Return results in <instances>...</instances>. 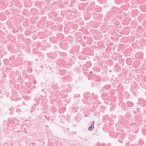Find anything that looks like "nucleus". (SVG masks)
I'll use <instances>...</instances> for the list:
<instances>
[{"label": "nucleus", "mask_w": 146, "mask_h": 146, "mask_svg": "<svg viewBox=\"0 0 146 146\" xmlns=\"http://www.w3.org/2000/svg\"><path fill=\"white\" fill-rule=\"evenodd\" d=\"M95 121L93 120L92 121L91 123V124L90 126H89L88 128V130L89 131H92L94 129V124L95 123Z\"/></svg>", "instance_id": "nucleus-1"}, {"label": "nucleus", "mask_w": 146, "mask_h": 146, "mask_svg": "<svg viewBox=\"0 0 146 146\" xmlns=\"http://www.w3.org/2000/svg\"><path fill=\"white\" fill-rule=\"evenodd\" d=\"M23 104H24V105H25V102H23Z\"/></svg>", "instance_id": "nucleus-2"}, {"label": "nucleus", "mask_w": 146, "mask_h": 146, "mask_svg": "<svg viewBox=\"0 0 146 146\" xmlns=\"http://www.w3.org/2000/svg\"><path fill=\"white\" fill-rule=\"evenodd\" d=\"M87 116V115H86L85 116V117H86Z\"/></svg>", "instance_id": "nucleus-3"}]
</instances>
